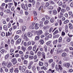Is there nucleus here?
<instances>
[{
    "mask_svg": "<svg viewBox=\"0 0 73 73\" xmlns=\"http://www.w3.org/2000/svg\"><path fill=\"white\" fill-rule=\"evenodd\" d=\"M55 69L57 71L59 72H60V70H62V68L60 65H59L58 66V65H56L55 66Z\"/></svg>",
    "mask_w": 73,
    "mask_h": 73,
    "instance_id": "f257e3e1",
    "label": "nucleus"
},
{
    "mask_svg": "<svg viewBox=\"0 0 73 73\" xmlns=\"http://www.w3.org/2000/svg\"><path fill=\"white\" fill-rule=\"evenodd\" d=\"M21 6L22 8L23 9H25V10H26V11L28 10V5L27 4L24 5V4L23 3L21 5Z\"/></svg>",
    "mask_w": 73,
    "mask_h": 73,
    "instance_id": "f03ea898",
    "label": "nucleus"
},
{
    "mask_svg": "<svg viewBox=\"0 0 73 73\" xmlns=\"http://www.w3.org/2000/svg\"><path fill=\"white\" fill-rule=\"evenodd\" d=\"M11 62H12L13 65H16L17 63V61L16 59V58H13Z\"/></svg>",
    "mask_w": 73,
    "mask_h": 73,
    "instance_id": "7ed1b4c3",
    "label": "nucleus"
},
{
    "mask_svg": "<svg viewBox=\"0 0 73 73\" xmlns=\"http://www.w3.org/2000/svg\"><path fill=\"white\" fill-rule=\"evenodd\" d=\"M54 70L53 69L50 68L49 69L48 71L47 72V73H54L55 72Z\"/></svg>",
    "mask_w": 73,
    "mask_h": 73,
    "instance_id": "20e7f679",
    "label": "nucleus"
},
{
    "mask_svg": "<svg viewBox=\"0 0 73 73\" xmlns=\"http://www.w3.org/2000/svg\"><path fill=\"white\" fill-rule=\"evenodd\" d=\"M60 15L58 17L59 19H61L62 17L63 16H64V14L62 12H60Z\"/></svg>",
    "mask_w": 73,
    "mask_h": 73,
    "instance_id": "39448f33",
    "label": "nucleus"
},
{
    "mask_svg": "<svg viewBox=\"0 0 73 73\" xmlns=\"http://www.w3.org/2000/svg\"><path fill=\"white\" fill-rule=\"evenodd\" d=\"M22 68V72H25V69H26V68L25 66H23V67H21L20 68V70H21V69Z\"/></svg>",
    "mask_w": 73,
    "mask_h": 73,
    "instance_id": "423d86ee",
    "label": "nucleus"
},
{
    "mask_svg": "<svg viewBox=\"0 0 73 73\" xmlns=\"http://www.w3.org/2000/svg\"><path fill=\"white\" fill-rule=\"evenodd\" d=\"M63 51L61 49L58 48L57 51V54H59V53H60L61 52H62Z\"/></svg>",
    "mask_w": 73,
    "mask_h": 73,
    "instance_id": "0eeeda50",
    "label": "nucleus"
},
{
    "mask_svg": "<svg viewBox=\"0 0 73 73\" xmlns=\"http://www.w3.org/2000/svg\"><path fill=\"white\" fill-rule=\"evenodd\" d=\"M33 64V62H30V63L29 64L28 66V69H31V68H32V65Z\"/></svg>",
    "mask_w": 73,
    "mask_h": 73,
    "instance_id": "6e6552de",
    "label": "nucleus"
},
{
    "mask_svg": "<svg viewBox=\"0 0 73 73\" xmlns=\"http://www.w3.org/2000/svg\"><path fill=\"white\" fill-rule=\"evenodd\" d=\"M21 49L22 50H23V52H25V50H26V49H27V48L25 46H23L21 47Z\"/></svg>",
    "mask_w": 73,
    "mask_h": 73,
    "instance_id": "1a4fd4ad",
    "label": "nucleus"
},
{
    "mask_svg": "<svg viewBox=\"0 0 73 73\" xmlns=\"http://www.w3.org/2000/svg\"><path fill=\"white\" fill-rule=\"evenodd\" d=\"M32 70L34 72V73L36 72V67L35 66H33L32 68Z\"/></svg>",
    "mask_w": 73,
    "mask_h": 73,
    "instance_id": "9d476101",
    "label": "nucleus"
},
{
    "mask_svg": "<svg viewBox=\"0 0 73 73\" xmlns=\"http://www.w3.org/2000/svg\"><path fill=\"white\" fill-rule=\"evenodd\" d=\"M27 36L28 37H31L32 36V34L31 33L28 32L27 33Z\"/></svg>",
    "mask_w": 73,
    "mask_h": 73,
    "instance_id": "9b49d317",
    "label": "nucleus"
},
{
    "mask_svg": "<svg viewBox=\"0 0 73 73\" xmlns=\"http://www.w3.org/2000/svg\"><path fill=\"white\" fill-rule=\"evenodd\" d=\"M29 3H32L33 5H35V2L34 1V0H29Z\"/></svg>",
    "mask_w": 73,
    "mask_h": 73,
    "instance_id": "f8f14e48",
    "label": "nucleus"
},
{
    "mask_svg": "<svg viewBox=\"0 0 73 73\" xmlns=\"http://www.w3.org/2000/svg\"><path fill=\"white\" fill-rule=\"evenodd\" d=\"M42 54V53L40 51L38 52H37V55L38 57H40Z\"/></svg>",
    "mask_w": 73,
    "mask_h": 73,
    "instance_id": "ddd939ff",
    "label": "nucleus"
},
{
    "mask_svg": "<svg viewBox=\"0 0 73 73\" xmlns=\"http://www.w3.org/2000/svg\"><path fill=\"white\" fill-rule=\"evenodd\" d=\"M53 13L54 15H56L57 14V11L56 10H54L53 11Z\"/></svg>",
    "mask_w": 73,
    "mask_h": 73,
    "instance_id": "4468645a",
    "label": "nucleus"
},
{
    "mask_svg": "<svg viewBox=\"0 0 73 73\" xmlns=\"http://www.w3.org/2000/svg\"><path fill=\"white\" fill-rule=\"evenodd\" d=\"M36 48H37V45L35 44L33 46V51H35L36 50Z\"/></svg>",
    "mask_w": 73,
    "mask_h": 73,
    "instance_id": "2eb2a0df",
    "label": "nucleus"
},
{
    "mask_svg": "<svg viewBox=\"0 0 73 73\" xmlns=\"http://www.w3.org/2000/svg\"><path fill=\"white\" fill-rule=\"evenodd\" d=\"M39 42H40V44H41L42 45L44 44V40L41 39L39 40Z\"/></svg>",
    "mask_w": 73,
    "mask_h": 73,
    "instance_id": "dca6fc26",
    "label": "nucleus"
},
{
    "mask_svg": "<svg viewBox=\"0 0 73 73\" xmlns=\"http://www.w3.org/2000/svg\"><path fill=\"white\" fill-rule=\"evenodd\" d=\"M3 29L5 31H8V27L6 25H4L3 26Z\"/></svg>",
    "mask_w": 73,
    "mask_h": 73,
    "instance_id": "f3484780",
    "label": "nucleus"
},
{
    "mask_svg": "<svg viewBox=\"0 0 73 73\" xmlns=\"http://www.w3.org/2000/svg\"><path fill=\"white\" fill-rule=\"evenodd\" d=\"M69 28L70 29H73V26H72V24L71 23H70L69 24Z\"/></svg>",
    "mask_w": 73,
    "mask_h": 73,
    "instance_id": "a211bd4d",
    "label": "nucleus"
},
{
    "mask_svg": "<svg viewBox=\"0 0 73 73\" xmlns=\"http://www.w3.org/2000/svg\"><path fill=\"white\" fill-rule=\"evenodd\" d=\"M38 33L39 35H42V30H40L38 31Z\"/></svg>",
    "mask_w": 73,
    "mask_h": 73,
    "instance_id": "6ab92c4d",
    "label": "nucleus"
},
{
    "mask_svg": "<svg viewBox=\"0 0 73 73\" xmlns=\"http://www.w3.org/2000/svg\"><path fill=\"white\" fill-rule=\"evenodd\" d=\"M21 32H22L20 30H18L17 31V35H20V34L21 33Z\"/></svg>",
    "mask_w": 73,
    "mask_h": 73,
    "instance_id": "aec40b11",
    "label": "nucleus"
},
{
    "mask_svg": "<svg viewBox=\"0 0 73 73\" xmlns=\"http://www.w3.org/2000/svg\"><path fill=\"white\" fill-rule=\"evenodd\" d=\"M61 56L62 57H64L66 56V53L64 52L62 54Z\"/></svg>",
    "mask_w": 73,
    "mask_h": 73,
    "instance_id": "412c9836",
    "label": "nucleus"
},
{
    "mask_svg": "<svg viewBox=\"0 0 73 73\" xmlns=\"http://www.w3.org/2000/svg\"><path fill=\"white\" fill-rule=\"evenodd\" d=\"M21 39H19L17 41V44H20L21 42Z\"/></svg>",
    "mask_w": 73,
    "mask_h": 73,
    "instance_id": "4be33fe9",
    "label": "nucleus"
},
{
    "mask_svg": "<svg viewBox=\"0 0 73 73\" xmlns=\"http://www.w3.org/2000/svg\"><path fill=\"white\" fill-rule=\"evenodd\" d=\"M33 56H32L31 55L29 56V60H31L33 59Z\"/></svg>",
    "mask_w": 73,
    "mask_h": 73,
    "instance_id": "5701e85b",
    "label": "nucleus"
},
{
    "mask_svg": "<svg viewBox=\"0 0 73 73\" xmlns=\"http://www.w3.org/2000/svg\"><path fill=\"white\" fill-rule=\"evenodd\" d=\"M12 65V63H9L7 65V68H11V66Z\"/></svg>",
    "mask_w": 73,
    "mask_h": 73,
    "instance_id": "b1692460",
    "label": "nucleus"
},
{
    "mask_svg": "<svg viewBox=\"0 0 73 73\" xmlns=\"http://www.w3.org/2000/svg\"><path fill=\"white\" fill-rule=\"evenodd\" d=\"M27 38H27V34H25L24 35V39L25 40H27Z\"/></svg>",
    "mask_w": 73,
    "mask_h": 73,
    "instance_id": "393cba45",
    "label": "nucleus"
},
{
    "mask_svg": "<svg viewBox=\"0 0 73 73\" xmlns=\"http://www.w3.org/2000/svg\"><path fill=\"white\" fill-rule=\"evenodd\" d=\"M53 8V7L52 6H49L47 7V9L48 10H49V9H52Z\"/></svg>",
    "mask_w": 73,
    "mask_h": 73,
    "instance_id": "a878e982",
    "label": "nucleus"
},
{
    "mask_svg": "<svg viewBox=\"0 0 73 73\" xmlns=\"http://www.w3.org/2000/svg\"><path fill=\"white\" fill-rule=\"evenodd\" d=\"M50 21L52 23H54V18L52 17V18L51 19H50Z\"/></svg>",
    "mask_w": 73,
    "mask_h": 73,
    "instance_id": "bb28decb",
    "label": "nucleus"
},
{
    "mask_svg": "<svg viewBox=\"0 0 73 73\" xmlns=\"http://www.w3.org/2000/svg\"><path fill=\"white\" fill-rule=\"evenodd\" d=\"M42 56H43V58L45 59V53L44 52H42Z\"/></svg>",
    "mask_w": 73,
    "mask_h": 73,
    "instance_id": "cd10ccee",
    "label": "nucleus"
},
{
    "mask_svg": "<svg viewBox=\"0 0 73 73\" xmlns=\"http://www.w3.org/2000/svg\"><path fill=\"white\" fill-rule=\"evenodd\" d=\"M5 73H9V72H9V70H8V68H5Z\"/></svg>",
    "mask_w": 73,
    "mask_h": 73,
    "instance_id": "c85d7f7f",
    "label": "nucleus"
},
{
    "mask_svg": "<svg viewBox=\"0 0 73 73\" xmlns=\"http://www.w3.org/2000/svg\"><path fill=\"white\" fill-rule=\"evenodd\" d=\"M62 37H60L58 39V42H61V41H62Z\"/></svg>",
    "mask_w": 73,
    "mask_h": 73,
    "instance_id": "c756f323",
    "label": "nucleus"
},
{
    "mask_svg": "<svg viewBox=\"0 0 73 73\" xmlns=\"http://www.w3.org/2000/svg\"><path fill=\"white\" fill-rule=\"evenodd\" d=\"M45 17L48 20H50V17H49V16H46Z\"/></svg>",
    "mask_w": 73,
    "mask_h": 73,
    "instance_id": "7c9ffc66",
    "label": "nucleus"
},
{
    "mask_svg": "<svg viewBox=\"0 0 73 73\" xmlns=\"http://www.w3.org/2000/svg\"><path fill=\"white\" fill-rule=\"evenodd\" d=\"M52 62H53V60L52 59H50L48 61V62L49 64H51Z\"/></svg>",
    "mask_w": 73,
    "mask_h": 73,
    "instance_id": "2f4dec72",
    "label": "nucleus"
},
{
    "mask_svg": "<svg viewBox=\"0 0 73 73\" xmlns=\"http://www.w3.org/2000/svg\"><path fill=\"white\" fill-rule=\"evenodd\" d=\"M39 66H42L43 65V63L42 62L39 61Z\"/></svg>",
    "mask_w": 73,
    "mask_h": 73,
    "instance_id": "473e14b6",
    "label": "nucleus"
},
{
    "mask_svg": "<svg viewBox=\"0 0 73 73\" xmlns=\"http://www.w3.org/2000/svg\"><path fill=\"white\" fill-rule=\"evenodd\" d=\"M57 42H58V40H55L53 41V44L54 45H55V44H56L57 43Z\"/></svg>",
    "mask_w": 73,
    "mask_h": 73,
    "instance_id": "72a5a7b5",
    "label": "nucleus"
},
{
    "mask_svg": "<svg viewBox=\"0 0 73 73\" xmlns=\"http://www.w3.org/2000/svg\"><path fill=\"white\" fill-rule=\"evenodd\" d=\"M35 39L36 40H39V39H40V36H36L35 37Z\"/></svg>",
    "mask_w": 73,
    "mask_h": 73,
    "instance_id": "f704fd0d",
    "label": "nucleus"
},
{
    "mask_svg": "<svg viewBox=\"0 0 73 73\" xmlns=\"http://www.w3.org/2000/svg\"><path fill=\"white\" fill-rule=\"evenodd\" d=\"M24 45L25 46H28V43L27 42H25L24 43Z\"/></svg>",
    "mask_w": 73,
    "mask_h": 73,
    "instance_id": "c9c22d12",
    "label": "nucleus"
},
{
    "mask_svg": "<svg viewBox=\"0 0 73 73\" xmlns=\"http://www.w3.org/2000/svg\"><path fill=\"white\" fill-rule=\"evenodd\" d=\"M69 22V21L68 20H67L66 21H65L64 22V24H67V23H68Z\"/></svg>",
    "mask_w": 73,
    "mask_h": 73,
    "instance_id": "e433bc0d",
    "label": "nucleus"
},
{
    "mask_svg": "<svg viewBox=\"0 0 73 73\" xmlns=\"http://www.w3.org/2000/svg\"><path fill=\"white\" fill-rule=\"evenodd\" d=\"M30 55H32V56H33L34 55V53L32 51H31L30 52Z\"/></svg>",
    "mask_w": 73,
    "mask_h": 73,
    "instance_id": "4c0bfd02",
    "label": "nucleus"
},
{
    "mask_svg": "<svg viewBox=\"0 0 73 73\" xmlns=\"http://www.w3.org/2000/svg\"><path fill=\"white\" fill-rule=\"evenodd\" d=\"M14 72L16 73H18L19 72V70H18V68H15Z\"/></svg>",
    "mask_w": 73,
    "mask_h": 73,
    "instance_id": "58836bf2",
    "label": "nucleus"
},
{
    "mask_svg": "<svg viewBox=\"0 0 73 73\" xmlns=\"http://www.w3.org/2000/svg\"><path fill=\"white\" fill-rule=\"evenodd\" d=\"M28 50H31L32 49V46H29V47H28Z\"/></svg>",
    "mask_w": 73,
    "mask_h": 73,
    "instance_id": "ea45409f",
    "label": "nucleus"
},
{
    "mask_svg": "<svg viewBox=\"0 0 73 73\" xmlns=\"http://www.w3.org/2000/svg\"><path fill=\"white\" fill-rule=\"evenodd\" d=\"M29 57V55L25 54L24 55V57L25 58V59H27V58H28Z\"/></svg>",
    "mask_w": 73,
    "mask_h": 73,
    "instance_id": "a19ab883",
    "label": "nucleus"
},
{
    "mask_svg": "<svg viewBox=\"0 0 73 73\" xmlns=\"http://www.w3.org/2000/svg\"><path fill=\"white\" fill-rule=\"evenodd\" d=\"M65 11H66V10L65 9H61V12H62V13H64L65 12Z\"/></svg>",
    "mask_w": 73,
    "mask_h": 73,
    "instance_id": "79ce46f5",
    "label": "nucleus"
},
{
    "mask_svg": "<svg viewBox=\"0 0 73 73\" xmlns=\"http://www.w3.org/2000/svg\"><path fill=\"white\" fill-rule=\"evenodd\" d=\"M19 37V36L18 35H15L14 37L15 40H17Z\"/></svg>",
    "mask_w": 73,
    "mask_h": 73,
    "instance_id": "37998d69",
    "label": "nucleus"
},
{
    "mask_svg": "<svg viewBox=\"0 0 73 73\" xmlns=\"http://www.w3.org/2000/svg\"><path fill=\"white\" fill-rule=\"evenodd\" d=\"M27 27L25 26H23V27L22 30L23 31H24L26 29Z\"/></svg>",
    "mask_w": 73,
    "mask_h": 73,
    "instance_id": "c03bdc74",
    "label": "nucleus"
},
{
    "mask_svg": "<svg viewBox=\"0 0 73 73\" xmlns=\"http://www.w3.org/2000/svg\"><path fill=\"white\" fill-rule=\"evenodd\" d=\"M58 33V31L56 30L53 33V35H55L56 34H57V33Z\"/></svg>",
    "mask_w": 73,
    "mask_h": 73,
    "instance_id": "a18cd8bd",
    "label": "nucleus"
},
{
    "mask_svg": "<svg viewBox=\"0 0 73 73\" xmlns=\"http://www.w3.org/2000/svg\"><path fill=\"white\" fill-rule=\"evenodd\" d=\"M61 8L60 7H59L57 9V11L58 13H59L60 12V11H61Z\"/></svg>",
    "mask_w": 73,
    "mask_h": 73,
    "instance_id": "49530a36",
    "label": "nucleus"
},
{
    "mask_svg": "<svg viewBox=\"0 0 73 73\" xmlns=\"http://www.w3.org/2000/svg\"><path fill=\"white\" fill-rule=\"evenodd\" d=\"M44 50L45 51V52H47V47L46 46H44Z\"/></svg>",
    "mask_w": 73,
    "mask_h": 73,
    "instance_id": "de8ad7c7",
    "label": "nucleus"
},
{
    "mask_svg": "<svg viewBox=\"0 0 73 73\" xmlns=\"http://www.w3.org/2000/svg\"><path fill=\"white\" fill-rule=\"evenodd\" d=\"M42 8H43V6H40L39 8H38V11H40L41 9L42 10Z\"/></svg>",
    "mask_w": 73,
    "mask_h": 73,
    "instance_id": "09e8293b",
    "label": "nucleus"
},
{
    "mask_svg": "<svg viewBox=\"0 0 73 73\" xmlns=\"http://www.w3.org/2000/svg\"><path fill=\"white\" fill-rule=\"evenodd\" d=\"M2 65L3 66H7V64L6 63H5V62H3L2 63Z\"/></svg>",
    "mask_w": 73,
    "mask_h": 73,
    "instance_id": "8fccbe9b",
    "label": "nucleus"
},
{
    "mask_svg": "<svg viewBox=\"0 0 73 73\" xmlns=\"http://www.w3.org/2000/svg\"><path fill=\"white\" fill-rule=\"evenodd\" d=\"M0 52L1 53H2V54H3V53H4V52H5V50H4V49H3L1 50Z\"/></svg>",
    "mask_w": 73,
    "mask_h": 73,
    "instance_id": "3c124183",
    "label": "nucleus"
},
{
    "mask_svg": "<svg viewBox=\"0 0 73 73\" xmlns=\"http://www.w3.org/2000/svg\"><path fill=\"white\" fill-rule=\"evenodd\" d=\"M49 3L48 2H46L45 5V6L46 7H48V6H49Z\"/></svg>",
    "mask_w": 73,
    "mask_h": 73,
    "instance_id": "603ef678",
    "label": "nucleus"
},
{
    "mask_svg": "<svg viewBox=\"0 0 73 73\" xmlns=\"http://www.w3.org/2000/svg\"><path fill=\"white\" fill-rule=\"evenodd\" d=\"M51 42H50V41H49L46 42V45H47V46H48V45H50V44Z\"/></svg>",
    "mask_w": 73,
    "mask_h": 73,
    "instance_id": "864d4df0",
    "label": "nucleus"
},
{
    "mask_svg": "<svg viewBox=\"0 0 73 73\" xmlns=\"http://www.w3.org/2000/svg\"><path fill=\"white\" fill-rule=\"evenodd\" d=\"M48 23H49V21H45L44 23V25H46V24H48Z\"/></svg>",
    "mask_w": 73,
    "mask_h": 73,
    "instance_id": "5fc2aeb1",
    "label": "nucleus"
},
{
    "mask_svg": "<svg viewBox=\"0 0 73 73\" xmlns=\"http://www.w3.org/2000/svg\"><path fill=\"white\" fill-rule=\"evenodd\" d=\"M14 49L13 48H11L10 50V52H11V53H13V52H14Z\"/></svg>",
    "mask_w": 73,
    "mask_h": 73,
    "instance_id": "6e6d98bb",
    "label": "nucleus"
},
{
    "mask_svg": "<svg viewBox=\"0 0 73 73\" xmlns=\"http://www.w3.org/2000/svg\"><path fill=\"white\" fill-rule=\"evenodd\" d=\"M59 6H61L62 5V1H61L58 4Z\"/></svg>",
    "mask_w": 73,
    "mask_h": 73,
    "instance_id": "4d7b16f0",
    "label": "nucleus"
},
{
    "mask_svg": "<svg viewBox=\"0 0 73 73\" xmlns=\"http://www.w3.org/2000/svg\"><path fill=\"white\" fill-rule=\"evenodd\" d=\"M54 66H55V63H54V62H53L52 64V67L54 68Z\"/></svg>",
    "mask_w": 73,
    "mask_h": 73,
    "instance_id": "13d9d810",
    "label": "nucleus"
},
{
    "mask_svg": "<svg viewBox=\"0 0 73 73\" xmlns=\"http://www.w3.org/2000/svg\"><path fill=\"white\" fill-rule=\"evenodd\" d=\"M4 72V70L2 68H1L0 70V73H3Z\"/></svg>",
    "mask_w": 73,
    "mask_h": 73,
    "instance_id": "bf43d9fd",
    "label": "nucleus"
},
{
    "mask_svg": "<svg viewBox=\"0 0 73 73\" xmlns=\"http://www.w3.org/2000/svg\"><path fill=\"white\" fill-rule=\"evenodd\" d=\"M50 3L52 5H54V4H55V3L53 1H51Z\"/></svg>",
    "mask_w": 73,
    "mask_h": 73,
    "instance_id": "052dcab7",
    "label": "nucleus"
},
{
    "mask_svg": "<svg viewBox=\"0 0 73 73\" xmlns=\"http://www.w3.org/2000/svg\"><path fill=\"white\" fill-rule=\"evenodd\" d=\"M31 44L32 45H34L35 44V42L33 41H31Z\"/></svg>",
    "mask_w": 73,
    "mask_h": 73,
    "instance_id": "680f3d73",
    "label": "nucleus"
},
{
    "mask_svg": "<svg viewBox=\"0 0 73 73\" xmlns=\"http://www.w3.org/2000/svg\"><path fill=\"white\" fill-rule=\"evenodd\" d=\"M66 65L67 68H69L70 66V64L69 63H66Z\"/></svg>",
    "mask_w": 73,
    "mask_h": 73,
    "instance_id": "e2e57ef3",
    "label": "nucleus"
},
{
    "mask_svg": "<svg viewBox=\"0 0 73 73\" xmlns=\"http://www.w3.org/2000/svg\"><path fill=\"white\" fill-rule=\"evenodd\" d=\"M5 34L4 32H2L1 33V36H5Z\"/></svg>",
    "mask_w": 73,
    "mask_h": 73,
    "instance_id": "0e129e2a",
    "label": "nucleus"
},
{
    "mask_svg": "<svg viewBox=\"0 0 73 73\" xmlns=\"http://www.w3.org/2000/svg\"><path fill=\"white\" fill-rule=\"evenodd\" d=\"M13 68H12L10 70V72H13Z\"/></svg>",
    "mask_w": 73,
    "mask_h": 73,
    "instance_id": "69168bd1",
    "label": "nucleus"
},
{
    "mask_svg": "<svg viewBox=\"0 0 73 73\" xmlns=\"http://www.w3.org/2000/svg\"><path fill=\"white\" fill-rule=\"evenodd\" d=\"M20 56V55L18 54H16L15 55V56L17 58L19 57Z\"/></svg>",
    "mask_w": 73,
    "mask_h": 73,
    "instance_id": "338daca9",
    "label": "nucleus"
},
{
    "mask_svg": "<svg viewBox=\"0 0 73 73\" xmlns=\"http://www.w3.org/2000/svg\"><path fill=\"white\" fill-rule=\"evenodd\" d=\"M9 55L8 54H7L5 56V58H6V59H7V58H8V57H9Z\"/></svg>",
    "mask_w": 73,
    "mask_h": 73,
    "instance_id": "774afa93",
    "label": "nucleus"
}]
</instances>
